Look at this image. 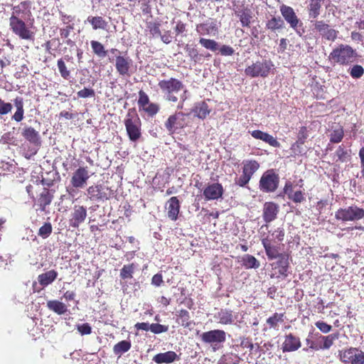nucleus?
I'll return each instance as SVG.
<instances>
[{
    "instance_id": "nucleus-1",
    "label": "nucleus",
    "mask_w": 364,
    "mask_h": 364,
    "mask_svg": "<svg viewBox=\"0 0 364 364\" xmlns=\"http://www.w3.org/2000/svg\"><path fill=\"white\" fill-rule=\"evenodd\" d=\"M159 87L164 93L166 100L173 102L178 101L177 95L181 91L186 90L182 82L173 77L161 80L159 82Z\"/></svg>"
},
{
    "instance_id": "nucleus-2",
    "label": "nucleus",
    "mask_w": 364,
    "mask_h": 364,
    "mask_svg": "<svg viewBox=\"0 0 364 364\" xmlns=\"http://www.w3.org/2000/svg\"><path fill=\"white\" fill-rule=\"evenodd\" d=\"M124 125L129 139L132 141H136L141 136V122L136 110L129 109L124 119Z\"/></svg>"
},
{
    "instance_id": "nucleus-3",
    "label": "nucleus",
    "mask_w": 364,
    "mask_h": 364,
    "mask_svg": "<svg viewBox=\"0 0 364 364\" xmlns=\"http://www.w3.org/2000/svg\"><path fill=\"white\" fill-rule=\"evenodd\" d=\"M355 50L348 45L340 44L329 55V59L334 63L346 65L353 62Z\"/></svg>"
},
{
    "instance_id": "nucleus-4",
    "label": "nucleus",
    "mask_w": 364,
    "mask_h": 364,
    "mask_svg": "<svg viewBox=\"0 0 364 364\" xmlns=\"http://www.w3.org/2000/svg\"><path fill=\"white\" fill-rule=\"evenodd\" d=\"M31 26L26 24L22 18L16 17L9 18V26L14 34L21 39L33 41L35 38V32L31 29L33 23Z\"/></svg>"
},
{
    "instance_id": "nucleus-5",
    "label": "nucleus",
    "mask_w": 364,
    "mask_h": 364,
    "mask_svg": "<svg viewBox=\"0 0 364 364\" xmlns=\"http://www.w3.org/2000/svg\"><path fill=\"white\" fill-rule=\"evenodd\" d=\"M200 340L205 344H209L215 352L219 350L226 341V333L223 330L215 329L203 332Z\"/></svg>"
},
{
    "instance_id": "nucleus-6",
    "label": "nucleus",
    "mask_w": 364,
    "mask_h": 364,
    "mask_svg": "<svg viewBox=\"0 0 364 364\" xmlns=\"http://www.w3.org/2000/svg\"><path fill=\"white\" fill-rule=\"evenodd\" d=\"M273 67L274 64L270 60L263 59L247 66L245 70V73L251 77H266Z\"/></svg>"
},
{
    "instance_id": "nucleus-7",
    "label": "nucleus",
    "mask_w": 364,
    "mask_h": 364,
    "mask_svg": "<svg viewBox=\"0 0 364 364\" xmlns=\"http://www.w3.org/2000/svg\"><path fill=\"white\" fill-rule=\"evenodd\" d=\"M335 218L343 222L359 220L364 218V209L352 205L338 209L335 213Z\"/></svg>"
},
{
    "instance_id": "nucleus-8",
    "label": "nucleus",
    "mask_w": 364,
    "mask_h": 364,
    "mask_svg": "<svg viewBox=\"0 0 364 364\" xmlns=\"http://www.w3.org/2000/svg\"><path fill=\"white\" fill-rule=\"evenodd\" d=\"M338 356L345 364H364V352L356 348L339 350Z\"/></svg>"
},
{
    "instance_id": "nucleus-9",
    "label": "nucleus",
    "mask_w": 364,
    "mask_h": 364,
    "mask_svg": "<svg viewBox=\"0 0 364 364\" xmlns=\"http://www.w3.org/2000/svg\"><path fill=\"white\" fill-rule=\"evenodd\" d=\"M280 12L289 26L293 28L296 33L301 36L302 32H301L300 28L302 26L303 23L297 17L294 9L291 6L283 4L280 6Z\"/></svg>"
},
{
    "instance_id": "nucleus-10",
    "label": "nucleus",
    "mask_w": 364,
    "mask_h": 364,
    "mask_svg": "<svg viewBox=\"0 0 364 364\" xmlns=\"http://www.w3.org/2000/svg\"><path fill=\"white\" fill-rule=\"evenodd\" d=\"M279 184V176L273 170H269L263 173L259 181V188L263 192L274 191Z\"/></svg>"
},
{
    "instance_id": "nucleus-11",
    "label": "nucleus",
    "mask_w": 364,
    "mask_h": 364,
    "mask_svg": "<svg viewBox=\"0 0 364 364\" xmlns=\"http://www.w3.org/2000/svg\"><path fill=\"white\" fill-rule=\"evenodd\" d=\"M90 177L87 167H79L72 175L70 184L75 188H83L86 186Z\"/></svg>"
},
{
    "instance_id": "nucleus-12",
    "label": "nucleus",
    "mask_w": 364,
    "mask_h": 364,
    "mask_svg": "<svg viewBox=\"0 0 364 364\" xmlns=\"http://www.w3.org/2000/svg\"><path fill=\"white\" fill-rule=\"evenodd\" d=\"M314 30L324 39L329 41H334L338 36V31L332 28L323 21H315L314 22Z\"/></svg>"
},
{
    "instance_id": "nucleus-13",
    "label": "nucleus",
    "mask_w": 364,
    "mask_h": 364,
    "mask_svg": "<svg viewBox=\"0 0 364 364\" xmlns=\"http://www.w3.org/2000/svg\"><path fill=\"white\" fill-rule=\"evenodd\" d=\"M186 124L185 114L178 112L171 115L164 124L169 134H173L177 129L183 128Z\"/></svg>"
},
{
    "instance_id": "nucleus-14",
    "label": "nucleus",
    "mask_w": 364,
    "mask_h": 364,
    "mask_svg": "<svg viewBox=\"0 0 364 364\" xmlns=\"http://www.w3.org/2000/svg\"><path fill=\"white\" fill-rule=\"evenodd\" d=\"M224 189L219 183H208L203 189V195L206 200H218L222 198Z\"/></svg>"
},
{
    "instance_id": "nucleus-15",
    "label": "nucleus",
    "mask_w": 364,
    "mask_h": 364,
    "mask_svg": "<svg viewBox=\"0 0 364 364\" xmlns=\"http://www.w3.org/2000/svg\"><path fill=\"white\" fill-rule=\"evenodd\" d=\"M87 210L82 205H75L70 219V226L77 228L85 220Z\"/></svg>"
},
{
    "instance_id": "nucleus-16",
    "label": "nucleus",
    "mask_w": 364,
    "mask_h": 364,
    "mask_svg": "<svg viewBox=\"0 0 364 364\" xmlns=\"http://www.w3.org/2000/svg\"><path fill=\"white\" fill-rule=\"evenodd\" d=\"M132 60L129 57L117 55L115 60V68L117 73L122 76H130L129 70Z\"/></svg>"
},
{
    "instance_id": "nucleus-17",
    "label": "nucleus",
    "mask_w": 364,
    "mask_h": 364,
    "mask_svg": "<svg viewBox=\"0 0 364 364\" xmlns=\"http://www.w3.org/2000/svg\"><path fill=\"white\" fill-rule=\"evenodd\" d=\"M279 210L277 204L273 202H266L263 206V219L266 223H270L277 218Z\"/></svg>"
},
{
    "instance_id": "nucleus-18",
    "label": "nucleus",
    "mask_w": 364,
    "mask_h": 364,
    "mask_svg": "<svg viewBox=\"0 0 364 364\" xmlns=\"http://www.w3.org/2000/svg\"><path fill=\"white\" fill-rule=\"evenodd\" d=\"M301 347V341L299 338L291 333L285 336L284 341L282 343V349L284 353L293 352L298 350Z\"/></svg>"
},
{
    "instance_id": "nucleus-19",
    "label": "nucleus",
    "mask_w": 364,
    "mask_h": 364,
    "mask_svg": "<svg viewBox=\"0 0 364 364\" xmlns=\"http://www.w3.org/2000/svg\"><path fill=\"white\" fill-rule=\"evenodd\" d=\"M215 318L223 325H231L237 318V315L228 309H222L214 316Z\"/></svg>"
},
{
    "instance_id": "nucleus-20",
    "label": "nucleus",
    "mask_w": 364,
    "mask_h": 364,
    "mask_svg": "<svg viewBox=\"0 0 364 364\" xmlns=\"http://www.w3.org/2000/svg\"><path fill=\"white\" fill-rule=\"evenodd\" d=\"M250 134L255 139L262 140L273 147L279 148L280 146V143L277 140V139L267 132H264L260 130H254L251 132Z\"/></svg>"
},
{
    "instance_id": "nucleus-21",
    "label": "nucleus",
    "mask_w": 364,
    "mask_h": 364,
    "mask_svg": "<svg viewBox=\"0 0 364 364\" xmlns=\"http://www.w3.org/2000/svg\"><path fill=\"white\" fill-rule=\"evenodd\" d=\"M167 214L171 220H176L180 210L179 200L176 196L171 197L167 202Z\"/></svg>"
},
{
    "instance_id": "nucleus-22",
    "label": "nucleus",
    "mask_w": 364,
    "mask_h": 364,
    "mask_svg": "<svg viewBox=\"0 0 364 364\" xmlns=\"http://www.w3.org/2000/svg\"><path fill=\"white\" fill-rule=\"evenodd\" d=\"M262 243L269 259H278L279 256L284 255V253L279 252L278 248L271 244V240H269L268 237L263 238Z\"/></svg>"
},
{
    "instance_id": "nucleus-23",
    "label": "nucleus",
    "mask_w": 364,
    "mask_h": 364,
    "mask_svg": "<svg viewBox=\"0 0 364 364\" xmlns=\"http://www.w3.org/2000/svg\"><path fill=\"white\" fill-rule=\"evenodd\" d=\"M88 198L91 200H100L107 199V195L102 191L101 185L91 186L87 189Z\"/></svg>"
},
{
    "instance_id": "nucleus-24",
    "label": "nucleus",
    "mask_w": 364,
    "mask_h": 364,
    "mask_svg": "<svg viewBox=\"0 0 364 364\" xmlns=\"http://www.w3.org/2000/svg\"><path fill=\"white\" fill-rule=\"evenodd\" d=\"M275 269H278L279 275L286 277H287V271L289 268V256L287 254L279 256L278 260L273 264Z\"/></svg>"
},
{
    "instance_id": "nucleus-25",
    "label": "nucleus",
    "mask_w": 364,
    "mask_h": 364,
    "mask_svg": "<svg viewBox=\"0 0 364 364\" xmlns=\"http://www.w3.org/2000/svg\"><path fill=\"white\" fill-rule=\"evenodd\" d=\"M242 26L249 27L253 18L252 11L248 8L239 9L235 11Z\"/></svg>"
},
{
    "instance_id": "nucleus-26",
    "label": "nucleus",
    "mask_w": 364,
    "mask_h": 364,
    "mask_svg": "<svg viewBox=\"0 0 364 364\" xmlns=\"http://www.w3.org/2000/svg\"><path fill=\"white\" fill-rule=\"evenodd\" d=\"M23 137L30 143L39 145L41 144V137L38 132L35 130L33 127H26L22 133Z\"/></svg>"
},
{
    "instance_id": "nucleus-27",
    "label": "nucleus",
    "mask_w": 364,
    "mask_h": 364,
    "mask_svg": "<svg viewBox=\"0 0 364 364\" xmlns=\"http://www.w3.org/2000/svg\"><path fill=\"white\" fill-rule=\"evenodd\" d=\"M58 277V272L51 269L45 273L41 274L38 276V281L39 284L43 287H47L52 284Z\"/></svg>"
},
{
    "instance_id": "nucleus-28",
    "label": "nucleus",
    "mask_w": 364,
    "mask_h": 364,
    "mask_svg": "<svg viewBox=\"0 0 364 364\" xmlns=\"http://www.w3.org/2000/svg\"><path fill=\"white\" fill-rule=\"evenodd\" d=\"M177 355L173 351H167L166 353H161L156 354L153 360L158 363H170L173 362L176 359Z\"/></svg>"
},
{
    "instance_id": "nucleus-29",
    "label": "nucleus",
    "mask_w": 364,
    "mask_h": 364,
    "mask_svg": "<svg viewBox=\"0 0 364 364\" xmlns=\"http://www.w3.org/2000/svg\"><path fill=\"white\" fill-rule=\"evenodd\" d=\"M47 307L49 310L54 311L58 315H62L68 311L65 304L58 300H50L47 302Z\"/></svg>"
},
{
    "instance_id": "nucleus-30",
    "label": "nucleus",
    "mask_w": 364,
    "mask_h": 364,
    "mask_svg": "<svg viewBox=\"0 0 364 364\" xmlns=\"http://www.w3.org/2000/svg\"><path fill=\"white\" fill-rule=\"evenodd\" d=\"M242 262L246 269H257L260 267L259 262L250 255H245L242 258Z\"/></svg>"
},
{
    "instance_id": "nucleus-31",
    "label": "nucleus",
    "mask_w": 364,
    "mask_h": 364,
    "mask_svg": "<svg viewBox=\"0 0 364 364\" xmlns=\"http://www.w3.org/2000/svg\"><path fill=\"white\" fill-rule=\"evenodd\" d=\"M242 171L249 175L251 178L252 175L258 170L259 164L255 160H247L243 161Z\"/></svg>"
},
{
    "instance_id": "nucleus-32",
    "label": "nucleus",
    "mask_w": 364,
    "mask_h": 364,
    "mask_svg": "<svg viewBox=\"0 0 364 364\" xmlns=\"http://www.w3.org/2000/svg\"><path fill=\"white\" fill-rule=\"evenodd\" d=\"M284 321V314L274 313L267 319V324L270 328L279 329V323Z\"/></svg>"
},
{
    "instance_id": "nucleus-33",
    "label": "nucleus",
    "mask_w": 364,
    "mask_h": 364,
    "mask_svg": "<svg viewBox=\"0 0 364 364\" xmlns=\"http://www.w3.org/2000/svg\"><path fill=\"white\" fill-rule=\"evenodd\" d=\"M29 7V3L28 1H22L18 5L14 6L12 8V14L10 18L16 17L18 18H22L24 11Z\"/></svg>"
},
{
    "instance_id": "nucleus-34",
    "label": "nucleus",
    "mask_w": 364,
    "mask_h": 364,
    "mask_svg": "<svg viewBox=\"0 0 364 364\" xmlns=\"http://www.w3.org/2000/svg\"><path fill=\"white\" fill-rule=\"evenodd\" d=\"M87 21L91 23L92 28L97 29H106L107 22H106L101 16L88 17Z\"/></svg>"
},
{
    "instance_id": "nucleus-35",
    "label": "nucleus",
    "mask_w": 364,
    "mask_h": 364,
    "mask_svg": "<svg viewBox=\"0 0 364 364\" xmlns=\"http://www.w3.org/2000/svg\"><path fill=\"white\" fill-rule=\"evenodd\" d=\"M177 316L181 320V324L185 328H189L193 322L191 321V317L188 311L185 309H181L177 311Z\"/></svg>"
},
{
    "instance_id": "nucleus-36",
    "label": "nucleus",
    "mask_w": 364,
    "mask_h": 364,
    "mask_svg": "<svg viewBox=\"0 0 364 364\" xmlns=\"http://www.w3.org/2000/svg\"><path fill=\"white\" fill-rule=\"evenodd\" d=\"M52 198L53 196L47 191L41 193L38 201L41 210L44 211L46 210V206L50 204Z\"/></svg>"
},
{
    "instance_id": "nucleus-37",
    "label": "nucleus",
    "mask_w": 364,
    "mask_h": 364,
    "mask_svg": "<svg viewBox=\"0 0 364 364\" xmlns=\"http://www.w3.org/2000/svg\"><path fill=\"white\" fill-rule=\"evenodd\" d=\"M131 348V343L128 341H122L114 345L113 351L116 355H122L127 352Z\"/></svg>"
},
{
    "instance_id": "nucleus-38",
    "label": "nucleus",
    "mask_w": 364,
    "mask_h": 364,
    "mask_svg": "<svg viewBox=\"0 0 364 364\" xmlns=\"http://www.w3.org/2000/svg\"><path fill=\"white\" fill-rule=\"evenodd\" d=\"M90 44L93 53L98 57L105 58L107 55V51L105 50L104 46L101 43L97 41H92Z\"/></svg>"
},
{
    "instance_id": "nucleus-39",
    "label": "nucleus",
    "mask_w": 364,
    "mask_h": 364,
    "mask_svg": "<svg viewBox=\"0 0 364 364\" xmlns=\"http://www.w3.org/2000/svg\"><path fill=\"white\" fill-rule=\"evenodd\" d=\"M321 3L316 0H311L309 6V14L310 18H316L320 14Z\"/></svg>"
},
{
    "instance_id": "nucleus-40",
    "label": "nucleus",
    "mask_w": 364,
    "mask_h": 364,
    "mask_svg": "<svg viewBox=\"0 0 364 364\" xmlns=\"http://www.w3.org/2000/svg\"><path fill=\"white\" fill-rule=\"evenodd\" d=\"M284 21L280 17H273L267 23V27L272 31L281 29L284 27Z\"/></svg>"
},
{
    "instance_id": "nucleus-41",
    "label": "nucleus",
    "mask_w": 364,
    "mask_h": 364,
    "mask_svg": "<svg viewBox=\"0 0 364 364\" xmlns=\"http://www.w3.org/2000/svg\"><path fill=\"white\" fill-rule=\"evenodd\" d=\"M210 109L205 102L198 104L196 107V116L200 119H205L210 114Z\"/></svg>"
},
{
    "instance_id": "nucleus-42",
    "label": "nucleus",
    "mask_w": 364,
    "mask_h": 364,
    "mask_svg": "<svg viewBox=\"0 0 364 364\" xmlns=\"http://www.w3.org/2000/svg\"><path fill=\"white\" fill-rule=\"evenodd\" d=\"M199 43L202 46L211 51H215L218 49V43L215 40L201 38Z\"/></svg>"
},
{
    "instance_id": "nucleus-43",
    "label": "nucleus",
    "mask_w": 364,
    "mask_h": 364,
    "mask_svg": "<svg viewBox=\"0 0 364 364\" xmlns=\"http://www.w3.org/2000/svg\"><path fill=\"white\" fill-rule=\"evenodd\" d=\"M134 269L135 267L134 264L124 265L120 271V277L123 279H131L132 277V274L134 273Z\"/></svg>"
},
{
    "instance_id": "nucleus-44",
    "label": "nucleus",
    "mask_w": 364,
    "mask_h": 364,
    "mask_svg": "<svg viewBox=\"0 0 364 364\" xmlns=\"http://www.w3.org/2000/svg\"><path fill=\"white\" fill-rule=\"evenodd\" d=\"M57 66L61 77L65 80H68L70 76V72L68 70L65 63L62 58L58 60Z\"/></svg>"
},
{
    "instance_id": "nucleus-45",
    "label": "nucleus",
    "mask_w": 364,
    "mask_h": 364,
    "mask_svg": "<svg viewBox=\"0 0 364 364\" xmlns=\"http://www.w3.org/2000/svg\"><path fill=\"white\" fill-rule=\"evenodd\" d=\"M349 74L353 78L359 79L364 74V68L360 65H355L349 69Z\"/></svg>"
},
{
    "instance_id": "nucleus-46",
    "label": "nucleus",
    "mask_w": 364,
    "mask_h": 364,
    "mask_svg": "<svg viewBox=\"0 0 364 364\" xmlns=\"http://www.w3.org/2000/svg\"><path fill=\"white\" fill-rule=\"evenodd\" d=\"M343 138V130L342 128H338L333 130L330 135V141L332 143H339Z\"/></svg>"
},
{
    "instance_id": "nucleus-47",
    "label": "nucleus",
    "mask_w": 364,
    "mask_h": 364,
    "mask_svg": "<svg viewBox=\"0 0 364 364\" xmlns=\"http://www.w3.org/2000/svg\"><path fill=\"white\" fill-rule=\"evenodd\" d=\"M338 338L336 334H330L327 336H322L321 338L323 341L321 349H328L333 345V341Z\"/></svg>"
},
{
    "instance_id": "nucleus-48",
    "label": "nucleus",
    "mask_w": 364,
    "mask_h": 364,
    "mask_svg": "<svg viewBox=\"0 0 364 364\" xmlns=\"http://www.w3.org/2000/svg\"><path fill=\"white\" fill-rule=\"evenodd\" d=\"M52 232V225L50 223H45L38 230V235L43 238H47Z\"/></svg>"
},
{
    "instance_id": "nucleus-49",
    "label": "nucleus",
    "mask_w": 364,
    "mask_h": 364,
    "mask_svg": "<svg viewBox=\"0 0 364 364\" xmlns=\"http://www.w3.org/2000/svg\"><path fill=\"white\" fill-rule=\"evenodd\" d=\"M335 154L336 156L338 157V160H339L341 162L346 161L348 158L349 157V154L347 150H345L342 146H338Z\"/></svg>"
},
{
    "instance_id": "nucleus-50",
    "label": "nucleus",
    "mask_w": 364,
    "mask_h": 364,
    "mask_svg": "<svg viewBox=\"0 0 364 364\" xmlns=\"http://www.w3.org/2000/svg\"><path fill=\"white\" fill-rule=\"evenodd\" d=\"M168 330V326L161 325L159 323H151V331L154 333L159 334L161 333L166 332Z\"/></svg>"
},
{
    "instance_id": "nucleus-51",
    "label": "nucleus",
    "mask_w": 364,
    "mask_h": 364,
    "mask_svg": "<svg viewBox=\"0 0 364 364\" xmlns=\"http://www.w3.org/2000/svg\"><path fill=\"white\" fill-rule=\"evenodd\" d=\"M143 109L149 115L154 116L155 115L159 110V107L157 104L154 103H149L145 108Z\"/></svg>"
},
{
    "instance_id": "nucleus-52",
    "label": "nucleus",
    "mask_w": 364,
    "mask_h": 364,
    "mask_svg": "<svg viewBox=\"0 0 364 364\" xmlns=\"http://www.w3.org/2000/svg\"><path fill=\"white\" fill-rule=\"evenodd\" d=\"M77 97L80 98L92 97L95 92L94 90L85 87L77 92Z\"/></svg>"
},
{
    "instance_id": "nucleus-53",
    "label": "nucleus",
    "mask_w": 364,
    "mask_h": 364,
    "mask_svg": "<svg viewBox=\"0 0 364 364\" xmlns=\"http://www.w3.org/2000/svg\"><path fill=\"white\" fill-rule=\"evenodd\" d=\"M12 109V105L9 102H5L0 99V114L4 115L10 112Z\"/></svg>"
},
{
    "instance_id": "nucleus-54",
    "label": "nucleus",
    "mask_w": 364,
    "mask_h": 364,
    "mask_svg": "<svg viewBox=\"0 0 364 364\" xmlns=\"http://www.w3.org/2000/svg\"><path fill=\"white\" fill-rule=\"evenodd\" d=\"M139 98L138 100V105L140 107L145 108V107L149 103V99L148 95L143 91H140Z\"/></svg>"
},
{
    "instance_id": "nucleus-55",
    "label": "nucleus",
    "mask_w": 364,
    "mask_h": 364,
    "mask_svg": "<svg viewBox=\"0 0 364 364\" xmlns=\"http://www.w3.org/2000/svg\"><path fill=\"white\" fill-rule=\"evenodd\" d=\"M289 198L294 203H301L305 200L304 193L301 191H297L292 194H289Z\"/></svg>"
},
{
    "instance_id": "nucleus-56",
    "label": "nucleus",
    "mask_w": 364,
    "mask_h": 364,
    "mask_svg": "<svg viewBox=\"0 0 364 364\" xmlns=\"http://www.w3.org/2000/svg\"><path fill=\"white\" fill-rule=\"evenodd\" d=\"M315 326L323 333H327L332 329V326L331 325L321 321L316 322Z\"/></svg>"
},
{
    "instance_id": "nucleus-57",
    "label": "nucleus",
    "mask_w": 364,
    "mask_h": 364,
    "mask_svg": "<svg viewBox=\"0 0 364 364\" xmlns=\"http://www.w3.org/2000/svg\"><path fill=\"white\" fill-rule=\"evenodd\" d=\"M77 329L81 335H88L92 332V328L87 323L77 325Z\"/></svg>"
},
{
    "instance_id": "nucleus-58",
    "label": "nucleus",
    "mask_w": 364,
    "mask_h": 364,
    "mask_svg": "<svg viewBox=\"0 0 364 364\" xmlns=\"http://www.w3.org/2000/svg\"><path fill=\"white\" fill-rule=\"evenodd\" d=\"M186 52L191 60L197 62L199 60L198 52L195 48L187 46L186 48Z\"/></svg>"
},
{
    "instance_id": "nucleus-59",
    "label": "nucleus",
    "mask_w": 364,
    "mask_h": 364,
    "mask_svg": "<svg viewBox=\"0 0 364 364\" xmlns=\"http://www.w3.org/2000/svg\"><path fill=\"white\" fill-rule=\"evenodd\" d=\"M251 179V177L242 171V174L236 181V183L240 186H245Z\"/></svg>"
},
{
    "instance_id": "nucleus-60",
    "label": "nucleus",
    "mask_w": 364,
    "mask_h": 364,
    "mask_svg": "<svg viewBox=\"0 0 364 364\" xmlns=\"http://www.w3.org/2000/svg\"><path fill=\"white\" fill-rule=\"evenodd\" d=\"M307 129L306 127H301L299 134H298V140L297 143L303 144L305 141V139L307 138Z\"/></svg>"
},
{
    "instance_id": "nucleus-61",
    "label": "nucleus",
    "mask_w": 364,
    "mask_h": 364,
    "mask_svg": "<svg viewBox=\"0 0 364 364\" xmlns=\"http://www.w3.org/2000/svg\"><path fill=\"white\" fill-rule=\"evenodd\" d=\"M220 53L222 55H232L234 53V49L230 46L223 45L220 48Z\"/></svg>"
},
{
    "instance_id": "nucleus-62",
    "label": "nucleus",
    "mask_w": 364,
    "mask_h": 364,
    "mask_svg": "<svg viewBox=\"0 0 364 364\" xmlns=\"http://www.w3.org/2000/svg\"><path fill=\"white\" fill-rule=\"evenodd\" d=\"M272 237L278 241H282L284 237V230L283 228H277L272 233Z\"/></svg>"
},
{
    "instance_id": "nucleus-63",
    "label": "nucleus",
    "mask_w": 364,
    "mask_h": 364,
    "mask_svg": "<svg viewBox=\"0 0 364 364\" xmlns=\"http://www.w3.org/2000/svg\"><path fill=\"white\" fill-rule=\"evenodd\" d=\"M235 356H237V355H233L232 353L227 355H223V357H221L220 362L223 363L224 364H230L232 362L236 360V358H235Z\"/></svg>"
},
{
    "instance_id": "nucleus-64",
    "label": "nucleus",
    "mask_w": 364,
    "mask_h": 364,
    "mask_svg": "<svg viewBox=\"0 0 364 364\" xmlns=\"http://www.w3.org/2000/svg\"><path fill=\"white\" fill-rule=\"evenodd\" d=\"M163 283V277L161 274H156L151 279V284L156 287H159Z\"/></svg>"
}]
</instances>
